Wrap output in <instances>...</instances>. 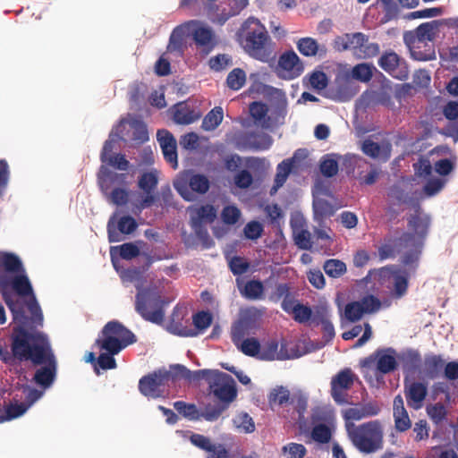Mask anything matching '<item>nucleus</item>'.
Wrapping results in <instances>:
<instances>
[{"mask_svg":"<svg viewBox=\"0 0 458 458\" xmlns=\"http://www.w3.org/2000/svg\"><path fill=\"white\" fill-rule=\"evenodd\" d=\"M12 348L19 361H30L44 365L34 374L33 381L48 388L54 383L57 372V361L48 335L44 332H30L22 327H14L12 333Z\"/></svg>","mask_w":458,"mask_h":458,"instance_id":"nucleus-1","label":"nucleus"},{"mask_svg":"<svg viewBox=\"0 0 458 458\" xmlns=\"http://www.w3.org/2000/svg\"><path fill=\"white\" fill-rule=\"evenodd\" d=\"M2 297L10 310L17 327L30 332H39L44 325L42 310L36 299L33 288H0Z\"/></svg>","mask_w":458,"mask_h":458,"instance_id":"nucleus-2","label":"nucleus"},{"mask_svg":"<svg viewBox=\"0 0 458 458\" xmlns=\"http://www.w3.org/2000/svg\"><path fill=\"white\" fill-rule=\"evenodd\" d=\"M236 35L250 56L261 62L270 59L271 51L267 47L269 36L265 26L257 18H248Z\"/></svg>","mask_w":458,"mask_h":458,"instance_id":"nucleus-3","label":"nucleus"},{"mask_svg":"<svg viewBox=\"0 0 458 458\" xmlns=\"http://www.w3.org/2000/svg\"><path fill=\"white\" fill-rule=\"evenodd\" d=\"M346 431L352 445L362 454H374L383 449L384 429L376 420L360 425L346 423Z\"/></svg>","mask_w":458,"mask_h":458,"instance_id":"nucleus-4","label":"nucleus"},{"mask_svg":"<svg viewBox=\"0 0 458 458\" xmlns=\"http://www.w3.org/2000/svg\"><path fill=\"white\" fill-rule=\"evenodd\" d=\"M135 308L140 316L152 323L162 324L165 318L164 307L171 299L161 296L159 288H138Z\"/></svg>","mask_w":458,"mask_h":458,"instance_id":"nucleus-5","label":"nucleus"},{"mask_svg":"<svg viewBox=\"0 0 458 458\" xmlns=\"http://www.w3.org/2000/svg\"><path fill=\"white\" fill-rule=\"evenodd\" d=\"M98 184L107 200L116 206H124L129 200L127 174L106 169L98 174Z\"/></svg>","mask_w":458,"mask_h":458,"instance_id":"nucleus-6","label":"nucleus"},{"mask_svg":"<svg viewBox=\"0 0 458 458\" xmlns=\"http://www.w3.org/2000/svg\"><path fill=\"white\" fill-rule=\"evenodd\" d=\"M0 286H31L23 262L15 253L0 251Z\"/></svg>","mask_w":458,"mask_h":458,"instance_id":"nucleus-7","label":"nucleus"},{"mask_svg":"<svg viewBox=\"0 0 458 458\" xmlns=\"http://www.w3.org/2000/svg\"><path fill=\"white\" fill-rule=\"evenodd\" d=\"M439 25L440 21L424 22L418 26L415 30L404 34L403 39L411 48V53L414 59L419 61L435 59L434 50L422 52L417 49L420 48V44L425 43V41H432L436 38Z\"/></svg>","mask_w":458,"mask_h":458,"instance_id":"nucleus-8","label":"nucleus"},{"mask_svg":"<svg viewBox=\"0 0 458 458\" xmlns=\"http://www.w3.org/2000/svg\"><path fill=\"white\" fill-rule=\"evenodd\" d=\"M391 301L384 299L380 301L374 295H366L360 301H354L347 303L344 308V318L350 322L359 321L364 314H372L380 310L382 306L389 307Z\"/></svg>","mask_w":458,"mask_h":458,"instance_id":"nucleus-9","label":"nucleus"},{"mask_svg":"<svg viewBox=\"0 0 458 458\" xmlns=\"http://www.w3.org/2000/svg\"><path fill=\"white\" fill-rule=\"evenodd\" d=\"M168 370L158 369L142 377L139 381L140 392L147 397L158 398L163 396L165 386L170 381Z\"/></svg>","mask_w":458,"mask_h":458,"instance_id":"nucleus-10","label":"nucleus"},{"mask_svg":"<svg viewBox=\"0 0 458 458\" xmlns=\"http://www.w3.org/2000/svg\"><path fill=\"white\" fill-rule=\"evenodd\" d=\"M416 208L415 214H412L408 217V226L413 231V233H403L399 238L400 244L405 248L410 246V243L414 241L415 237L422 242L428 232L430 217L428 215L421 213L420 206L419 204L416 205Z\"/></svg>","mask_w":458,"mask_h":458,"instance_id":"nucleus-11","label":"nucleus"},{"mask_svg":"<svg viewBox=\"0 0 458 458\" xmlns=\"http://www.w3.org/2000/svg\"><path fill=\"white\" fill-rule=\"evenodd\" d=\"M397 352L392 348L376 350L371 355L360 361L362 367L369 368L376 364V370L381 375H386L394 371L398 363L396 360Z\"/></svg>","mask_w":458,"mask_h":458,"instance_id":"nucleus-12","label":"nucleus"},{"mask_svg":"<svg viewBox=\"0 0 458 458\" xmlns=\"http://www.w3.org/2000/svg\"><path fill=\"white\" fill-rule=\"evenodd\" d=\"M357 376L352 372L350 368H345L335 375L330 382V394L335 403L339 405L349 403L348 394Z\"/></svg>","mask_w":458,"mask_h":458,"instance_id":"nucleus-13","label":"nucleus"},{"mask_svg":"<svg viewBox=\"0 0 458 458\" xmlns=\"http://www.w3.org/2000/svg\"><path fill=\"white\" fill-rule=\"evenodd\" d=\"M303 72V62L293 49L284 52L279 56L276 65V74L279 78L292 81L299 78Z\"/></svg>","mask_w":458,"mask_h":458,"instance_id":"nucleus-14","label":"nucleus"},{"mask_svg":"<svg viewBox=\"0 0 458 458\" xmlns=\"http://www.w3.org/2000/svg\"><path fill=\"white\" fill-rule=\"evenodd\" d=\"M209 390L221 402L220 403L227 404V406L237 395L234 379L229 374L222 371L216 374V377L213 379Z\"/></svg>","mask_w":458,"mask_h":458,"instance_id":"nucleus-15","label":"nucleus"},{"mask_svg":"<svg viewBox=\"0 0 458 458\" xmlns=\"http://www.w3.org/2000/svg\"><path fill=\"white\" fill-rule=\"evenodd\" d=\"M188 317L186 307L175 306L167 324L166 329L169 333L181 337H195L198 331L193 330Z\"/></svg>","mask_w":458,"mask_h":458,"instance_id":"nucleus-16","label":"nucleus"},{"mask_svg":"<svg viewBox=\"0 0 458 458\" xmlns=\"http://www.w3.org/2000/svg\"><path fill=\"white\" fill-rule=\"evenodd\" d=\"M379 67L393 78L405 81L409 78L406 61L392 50L385 51L378 59Z\"/></svg>","mask_w":458,"mask_h":458,"instance_id":"nucleus-17","label":"nucleus"},{"mask_svg":"<svg viewBox=\"0 0 458 458\" xmlns=\"http://www.w3.org/2000/svg\"><path fill=\"white\" fill-rule=\"evenodd\" d=\"M235 146L241 150H264L272 145L271 137L264 132L240 131L234 137Z\"/></svg>","mask_w":458,"mask_h":458,"instance_id":"nucleus-18","label":"nucleus"},{"mask_svg":"<svg viewBox=\"0 0 458 458\" xmlns=\"http://www.w3.org/2000/svg\"><path fill=\"white\" fill-rule=\"evenodd\" d=\"M209 186L210 182L208 177L199 174H191L189 178L188 184L182 182L174 183V188L178 193L188 201L194 199V194L190 189L193 192L204 194L208 191Z\"/></svg>","mask_w":458,"mask_h":458,"instance_id":"nucleus-19","label":"nucleus"},{"mask_svg":"<svg viewBox=\"0 0 458 458\" xmlns=\"http://www.w3.org/2000/svg\"><path fill=\"white\" fill-rule=\"evenodd\" d=\"M158 184V174L157 170L144 172L138 179V187L144 192L145 196L140 200L142 208L151 207L156 197L154 191Z\"/></svg>","mask_w":458,"mask_h":458,"instance_id":"nucleus-20","label":"nucleus"},{"mask_svg":"<svg viewBox=\"0 0 458 458\" xmlns=\"http://www.w3.org/2000/svg\"><path fill=\"white\" fill-rule=\"evenodd\" d=\"M381 411V405L377 401H370L366 403H359L355 407L345 409L343 411V418L346 423H353L354 420H360L365 418L377 416Z\"/></svg>","mask_w":458,"mask_h":458,"instance_id":"nucleus-21","label":"nucleus"},{"mask_svg":"<svg viewBox=\"0 0 458 458\" xmlns=\"http://www.w3.org/2000/svg\"><path fill=\"white\" fill-rule=\"evenodd\" d=\"M403 392L408 406L414 410H420L428 395V385L420 381L408 383L405 380Z\"/></svg>","mask_w":458,"mask_h":458,"instance_id":"nucleus-22","label":"nucleus"},{"mask_svg":"<svg viewBox=\"0 0 458 458\" xmlns=\"http://www.w3.org/2000/svg\"><path fill=\"white\" fill-rule=\"evenodd\" d=\"M191 31L192 39L201 53L208 55L216 45L215 32L208 26L200 25L199 21Z\"/></svg>","mask_w":458,"mask_h":458,"instance_id":"nucleus-23","label":"nucleus"},{"mask_svg":"<svg viewBox=\"0 0 458 458\" xmlns=\"http://www.w3.org/2000/svg\"><path fill=\"white\" fill-rule=\"evenodd\" d=\"M196 24H198V21H190L175 27L169 38L167 52H175L182 55L185 49V37L189 33L191 26Z\"/></svg>","mask_w":458,"mask_h":458,"instance_id":"nucleus-24","label":"nucleus"},{"mask_svg":"<svg viewBox=\"0 0 458 458\" xmlns=\"http://www.w3.org/2000/svg\"><path fill=\"white\" fill-rule=\"evenodd\" d=\"M101 333L102 335H109L114 339H118V341H121V343L126 346L136 342L135 335L117 320L107 322Z\"/></svg>","mask_w":458,"mask_h":458,"instance_id":"nucleus-25","label":"nucleus"},{"mask_svg":"<svg viewBox=\"0 0 458 458\" xmlns=\"http://www.w3.org/2000/svg\"><path fill=\"white\" fill-rule=\"evenodd\" d=\"M137 226L138 225L135 219L131 216H122L119 219L116 227L110 220L107 224V233L109 242H120L122 240L120 237V233L123 234H130L136 230Z\"/></svg>","mask_w":458,"mask_h":458,"instance_id":"nucleus-26","label":"nucleus"},{"mask_svg":"<svg viewBox=\"0 0 458 458\" xmlns=\"http://www.w3.org/2000/svg\"><path fill=\"white\" fill-rule=\"evenodd\" d=\"M393 416L394 420L395 429L399 432H404L411 428V421L407 410L404 407V402L401 394L394 398Z\"/></svg>","mask_w":458,"mask_h":458,"instance_id":"nucleus-27","label":"nucleus"},{"mask_svg":"<svg viewBox=\"0 0 458 458\" xmlns=\"http://www.w3.org/2000/svg\"><path fill=\"white\" fill-rule=\"evenodd\" d=\"M298 51L306 57L318 56L323 58L327 54V48L325 45H320L311 37L301 38L296 42Z\"/></svg>","mask_w":458,"mask_h":458,"instance_id":"nucleus-28","label":"nucleus"},{"mask_svg":"<svg viewBox=\"0 0 458 458\" xmlns=\"http://www.w3.org/2000/svg\"><path fill=\"white\" fill-rule=\"evenodd\" d=\"M255 327V321L246 317L233 323L231 328V339L233 344H238L246 335L254 333Z\"/></svg>","mask_w":458,"mask_h":458,"instance_id":"nucleus-29","label":"nucleus"},{"mask_svg":"<svg viewBox=\"0 0 458 458\" xmlns=\"http://www.w3.org/2000/svg\"><path fill=\"white\" fill-rule=\"evenodd\" d=\"M364 40V34L362 32L346 33L343 36H338L334 40V48L338 52L352 49L355 54L356 47L360 46Z\"/></svg>","mask_w":458,"mask_h":458,"instance_id":"nucleus-30","label":"nucleus"},{"mask_svg":"<svg viewBox=\"0 0 458 458\" xmlns=\"http://www.w3.org/2000/svg\"><path fill=\"white\" fill-rule=\"evenodd\" d=\"M394 265L386 266L378 269H371L369 271L364 281L367 284H379L384 286L392 284V276H394Z\"/></svg>","mask_w":458,"mask_h":458,"instance_id":"nucleus-31","label":"nucleus"},{"mask_svg":"<svg viewBox=\"0 0 458 458\" xmlns=\"http://www.w3.org/2000/svg\"><path fill=\"white\" fill-rule=\"evenodd\" d=\"M445 117L449 120L446 134L458 138V101H449L443 108Z\"/></svg>","mask_w":458,"mask_h":458,"instance_id":"nucleus-32","label":"nucleus"},{"mask_svg":"<svg viewBox=\"0 0 458 458\" xmlns=\"http://www.w3.org/2000/svg\"><path fill=\"white\" fill-rule=\"evenodd\" d=\"M444 366H445V360L441 355H437V354L426 355L424 358V369H423L425 377L429 379H435V378L438 377Z\"/></svg>","mask_w":458,"mask_h":458,"instance_id":"nucleus-33","label":"nucleus"},{"mask_svg":"<svg viewBox=\"0 0 458 458\" xmlns=\"http://www.w3.org/2000/svg\"><path fill=\"white\" fill-rule=\"evenodd\" d=\"M216 218V209L214 206L207 204L196 208L191 211V224L213 223Z\"/></svg>","mask_w":458,"mask_h":458,"instance_id":"nucleus-34","label":"nucleus"},{"mask_svg":"<svg viewBox=\"0 0 458 458\" xmlns=\"http://www.w3.org/2000/svg\"><path fill=\"white\" fill-rule=\"evenodd\" d=\"M199 118L186 103H179L174 106V121L178 124H191Z\"/></svg>","mask_w":458,"mask_h":458,"instance_id":"nucleus-35","label":"nucleus"},{"mask_svg":"<svg viewBox=\"0 0 458 458\" xmlns=\"http://www.w3.org/2000/svg\"><path fill=\"white\" fill-rule=\"evenodd\" d=\"M313 210L315 219L318 221H322L324 218L329 217L335 213L333 205L324 199H313Z\"/></svg>","mask_w":458,"mask_h":458,"instance_id":"nucleus-36","label":"nucleus"},{"mask_svg":"<svg viewBox=\"0 0 458 458\" xmlns=\"http://www.w3.org/2000/svg\"><path fill=\"white\" fill-rule=\"evenodd\" d=\"M278 344L276 341H271L260 348L259 359L262 360H285L290 357L278 352Z\"/></svg>","mask_w":458,"mask_h":458,"instance_id":"nucleus-37","label":"nucleus"},{"mask_svg":"<svg viewBox=\"0 0 458 458\" xmlns=\"http://www.w3.org/2000/svg\"><path fill=\"white\" fill-rule=\"evenodd\" d=\"M102 339H97L96 344L101 350L110 353L111 355L118 354L123 349L126 347L125 344H122L118 339H114L109 335H102Z\"/></svg>","mask_w":458,"mask_h":458,"instance_id":"nucleus-38","label":"nucleus"},{"mask_svg":"<svg viewBox=\"0 0 458 458\" xmlns=\"http://www.w3.org/2000/svg\"><path fill=\"white\" fill-rule=\"evenodd\" d=\"M400 360L403 362V369L411 371L416 370L421 364V355L417 350L410 349L402 352Z\"/></svg>","mask_w":458,"mask_h":458,"instance_id":"nucleus-39","label":"nucleus"},{"mask_svg":"<svg viewBox=\"0 0 458 458\" xmlns=\"http://www.w3.org/2000/svg\"><path fill=\"white\" fill-rule=\"evenodd\" d=\"M224 114L220 106H216L209 111L202 121V128L205 131L215 130L223 121Z\"/></svg>","mask_w":458,"mask_h":458,"instance_id":"nucleus-40","label":"nucleus"},{"mask_svg":"<svg viewBox=\"0 0 458 458\" xmlns=\"http://www.w3.org/2000/svg\"><path fill=\"white\" fill-rule=\"evenodd\" d=\"M379 45L374 42H369V38L364 34V40L360 46L356 47L355 55L359 58H371L378 55Z\"/></svg>","mask_w":458,"mask_h":458,"instance_id":"nucleus-41","label":"nucleus"},{"mask_svg":"<svg viewBox=\"0 0 458 458\" xmlns=\"http://www.w3.org/2000/svg\"><path fill=\"white\" fill-rule=\"evenodd\" d=\"M174 408L183 417L190 420H199L201 418V412L194 403H187L182 401L174 403Z\"/></svg>","mask_w":458,"mask_h":458,"instance_id":"nucleus-42","label":"nucleus"},{"mask_svg":"<svg viewBox=\"0 0 458 458\" xmlns=\"http://www.w3.org/2000/svg\"><path fill=\"white\" fill-rule=\"evenodd\" d=\"M246 82V73L241 68L233 69L227 75L226 85L230 89L239 90Z\"/></svg>","mask_w":458,"mask_h":458,"instance_id":"nucleus-43","label":"nucleus"},{"mask_svg":"<svg viewBox=\"0 0 458 458\" xmlns=\"http://www.w3.org/2000/svg\"><path fill=\"white\" fill-rule=\"evenodd\" d=\"M319 170L325 177L331 178L338 173V162L331 155H325L320 160Z\"/></svg>","mask_w":458,"mask_h":458,"instance_id":"nucleus-44","label":"nucleus"},{"mask_svg":"<svg viewBox=\"0 0 458 458\" xmlns=\"http://www.w3.org/2000/svg\"><path fill=\"white\" fill-rule=\"evenodd\" d=\"M290 399V391L282 386L274 388L268 395V402L271 407L274 405L282 406L288 403Z\"/></svg>","mask_w":458,"mask_h":458,"instance_id":"nucleus-45","label":"nucleus"},{"mask_svg":"<svg viewBox=\"0 0 458 458\" xmlns=\"http://www.w3.org/2000/svg\"><path fill=\"white\" fill-rule=\"evenodd\" d=\"M323 268L325 273L333 278H338L346 272V265L339 259H328L325 262Z\"/></svg>","mask_w":458,"mask_h":458,"instance_id":"nucleus-46","label":"nucleus"},{"mask_svg":"<svg viewBox=\"0 0 458 458\" xmlns=\"http://www.w3.org/2000/svg\"><path fill=\"white\" fill-rule=\"evenodd\" d=\"M213 318L208 311H199L192 316L193 330L198 331V335L210 327Z\"/></svg>","mask_w":458,"mask_h":458,"instance_id":"nucleus-47","label":"nucleus"},{"mask_svg":"<svg viewBox=\"0 0 458 458\" xmlns=\"http://www.w3.org/2000/svg\"><path fill=\"white\" fill-rule=\"evenodd\" d=\"M234 345L247 356L255 357L259 354L260 344L256 338H246Z\"/></svg>","mask_w":458,"mask_h":458,"instance_id":"nucleus-48","label":"nucleus"},{"mask_svg":"<svg viewBox=\"0 0 458 458\" xmlns=\"http://www.w3.org/2000/svg\"><path fill=\"white\" fill-rule=\"evenodd\" d=\"M227 409V404H222L220 403L205 405L203 411H201V418L208 421L216 420L221 414Z\"/></svg>","mask_w":458,"mask_h":458,"instance_id":"nucleus-49","label":"nucleus"},{"mask_svg":"<svg viewBox=\"0 0 458 458\" xmlns=\"http://www.w3.org/2000/svg\"><path fill=\"white\" fill-rule=\"evenodd\" d=\"M311 437L319 444H327L332 437V432L328 426L324 423L318 424L311 430Z\"/></svg>","mask_w":458,"mask_h":458,"instance_id":"nucleus-50","label":"nucleus"},{"mask_svg":"<svg viewBox=\"0 0 458 458\" xmlns=\"http://www.w3.org/2000/svg\"><path fill=\"white\" fill-rule=\"evenodd\" d=\"M192 230L195 233L197 239L201 242L203 248L209 249L214 246V241L210 237L208 229L204 225L199 223L191 224Z\"/></svg>","mask_w":458,"mask_h":458,"instance_id":"nucleus-51","label":"nucleus"},{"mask_svg":"<svg viewBox=\"0 0 458 458\" xmlns=\"http://www.w3.org/2000/svg\"><path fill=\"white\" fill-rule=\"evenodd\" d=\"M141 257L144 258L145 259V264L143 265L142 268L132 267L126 269L122 276L124 279H128L130 281L138 280L142 276V274L150 267V265L153 262L152 258L148 254H143Z\"/></svg>","mask_w":458,"mask_h":458,"instance_id":"nucleus-52","label":"nucleus"},{"mask_svg":"<svg viewBox=\"0 0 458 458\" xmlns=\"http://www.w3.org/2000/svg\"><path fill=\"white\" fill-rule=\"evenodd\" d=\"M132 127V135L131 140H133L136 144H142L148 140V132L147 126L141 121H134L131 123Z\"/></svg>","mask_w":458,"mask_h":458,"instance_id":"nucleus-53","label":"nucleus"},{"mask_svg":"<svg viewBox=\"0 0 458 458\" xmlns=\"http://www.w3.org/2000/svg\"><path fill=\"white\" fill-rule=\"evenodd\" d=\"M290 403L293 405V409L297 413V417H293L292 419L297 420L298 422H302L304 420L308 407L307 398L303 395L293 396Z\"/></svg>","mask_w":458,"mask_h":458,"instance_id":"nucleus-54","label":"nucleus"},{"mask_svg":"<svg viewBox=\"0 0 458 458\" xmlns=\"http://www.w3.org/2000/svg\"><path fill=\"white\" fill-rule=\"evenodd\" d=\"M373 66L369 64H359L352 68V77L360 81L368 82L373 76Z\"/></svg>","mask_w":458,"mask_h":458,"instance_id":"nucleus-55","label":"nucleus"},{"mask_svg":"<svg viewBox=\"0 0 458 458\" xmlns=\"http://www.w3.org/2000/svg\"><path fill=\"white\" fill-rule=\"evenodd\" d=\"M426 411L428 417L432 420L433 422L437 424L443 421L447 415L446 409L441 403H437L435 404L427 406Z\"/></svg>","mask_w":458,"mask_h":458,"instance_id":"nucleus-56","label":"nucleus"},{"mask_svg":"<svg viewBox=\"0 0 458 458\" xmlns=\"http://www.w3.org/2000/svg\"><path fill=\"white\" fill-rule=\"evenodd\" d=\"M209 67L211 70L220 72L233 64L232 58L226 54H218L209 59Z\"/></svg>","mask_w":458,"mask_h":458,"instance_id":"nucleus-57","label":"nucleus"},{"mask_svg":"<svg viewBox=\"0 0 458 458\" xmlns=\"http://www.w3.org/2000/svg\"><path fill=\"white\" fill-rule=\"evenodd\" d=\"M309 82L313 89L320 91L327 87L328 79L324 72L314 71L309 76Z\"/></svg>","mask_w":458,"mask_h":458,"instance_id":"nucleus-58","label":"nucleus"},{"mask_svg":"<svg viewBox=\"0 0 458 458\" xmlns=\"http://www.w3.org/2000/svg\"><path fill=\"white\" fill-rule=\"evenodd\" d=\"M277 295L279 297L284 296L282 301V309L288 313H291L294 307L299 304L294 297L289 293L290 288H276Z\"/></svg>","mask_w":458,"mask_h":458,"instance_id":"nucleus-59","label":"nucleus"},{"mask_svg":"<svg viewBox=\"0 0 458 458\" xmlns=\"http://www.w3.org/2000/svg\"><path fill=\"white\" fill-rule=\"evenodd\" d=\"M229 267L233 275L241 276L250 271V265L243 258L236 256L233 257L230 262Z\"/></svg>","mask_w":458,"mask_h":458,"instance_id":"nucleus-60","label":"nucleus"},{"mask_svg":"<svg viewBox=\"0 0 458 458\" xmlns=\"http://www.w3.org/2000/svg\"><path fill=\"white\" fill-rule=\"evenodd\" d=\"M241 216L240 209L233 205L225 206L221 212L222 221L225 225H234Z\"/></svg>","mask_w":458,"mask_h":458,"instance_id":"nucleus-61","label":"nucleus"},{"mask_svg":"<svg viewBox=\"0 0 458 458\" xmlns=\"http://www.w3.org/2000/svg\"><path fill=\"white\" fill-rule=\"evenodd\" d=\"M190 441L196 447L208 453H209L216 445L211 442L209 437L198 433H192L190 437Z\"/></svg>","mask_w":458,"mask_h":458,"instance_id":"nucleus-62","label":"nucleus"},{"mask_svg":"<svg viewBox=\"0 0 458 458\" xmlns=\"http://www.w3.org/2000/svg\"><path fill=\"white\" fill-rule=\"evenodd\" d=\"M119 249L120 257L123 259L130 260L140 256L139 247L132 242H126L117 247Z\"/></svg>","mask_w":458,"mask_h":458,"instance_id":"nucleus-63","label":"nucleus"},{"mask_svg":"<svg viewBox=\"0 0 458 458\" xmlns=\"http://www.w3.org/2000/svg\"><path fill=\"white\" fill-rule=\"evenodd\" d=\"M283 452L288 454V458H303L307 454V449L301 444L290 443L283 447Z\"/></svg>","mask_w":458,"mask_h":458,"instance_id":"nucleus-64","label":"nucleus"}]
</instances>
